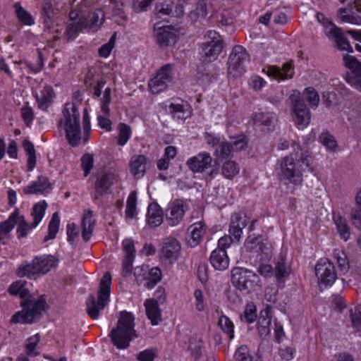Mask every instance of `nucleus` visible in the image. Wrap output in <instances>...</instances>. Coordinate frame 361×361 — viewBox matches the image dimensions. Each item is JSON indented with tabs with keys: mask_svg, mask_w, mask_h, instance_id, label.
<instances>
[{
	"mask_svg": "<svg viewBox=\"0 0 361 361\" xmlns=\"http://www.w3.org/2000/svg\"><path fill=\"white\" fill-rule=\"evenodd\" d=\"M147 222L151 227H157L163 222V211L156 202L149 204L147 213Z\"/></svg>",
	"mask_w": 361,
	"mask_h": 361,
	"instance_id": "27",
	"label": "nucleus"
},
{
	"mask_svg": "<svg viewBox=\"0 0 361 361\" xmlns=\"http://www.w3.org/2000/svg\"><path fill=\"white\" fill-rule=\"evenodd\" d=\"M248 62L249 56L246 50L241 46L235 47L228 61V74L233 78L241 76L246 72Z\"/></svg>",
	"mask_w": 361,
	"mask_h": 361,
	"instance_id": "11",
	"label": "nucleus"
},
{
	"mask_svg": "<svg viewBox=\"0 0 361 361\" xmlns=\"http://www.w3.org/2000/svg\"><path fill=\"white\" fill-rule=\"evenodd\" d=\"M148 87L152 94H159L168 89L164 82L160 80L155 75L149 80Z\"/></svg>",
	"mask_w": 361,
	"mask_h": 361,
	"instance_id": "54",
	"label": "nucleus"
},
{
	"mask_svg": "<svg viewBox=\"0 0 361 361\" xmlns=\"http://www.w3.org/2000/svg\"><path fill=\"white\" fill-rule=\"evenodd\" d=\"M245 216H242L238 214L232 216L229 233L234 241H239L242 236L243 228L245 226Z\"/></svg>",
	"mask_w": 361,
	"mask_h": 361,
	"instance_id": "31",
	"label": "nucleus"
},
{
	"mask_svg": "<svg viewBox=\"0 0 361 361\" xmlns=\"http://www.w3.org/2000/svg\"><path fill=\"white\" fill-rule=\"evenodd\" d=\"M288 99L290 102V113L293 122L298 130H302L310 123V111L303 102L301 93L298 90H292Z\"/></svg>",
	"mask_w": 361,
	"mask_h": 361,
	"instance_id": "8",
	"label": "nucleus"
},
{
	"mask_svg": "<svg viewBox=\"0 0 361 361\" xmlns=\"http://www.w3.org/2000/svg\"><path fill=\"white\" fill-rule=\"evenodd\" d=\"M169 111L177 119L185 120L191 116L192 108L187 102L175 101L170 104Z\"/></svg>",
	"mask_w": 361,
	"mask_h": 361,
	"instance_id": "24",
	"label": "nucleus"
},
{
	"mask_svg": "<svg viewBox=\"0 0 361 361\" xmlns=\"http://www.w3.org/2000/svg\"><path fill=\"white\" fill-rule=\"evenodd\" d=\"M158 350L154 348H147L141 351L137 355L138 361H153L158 358Z\"/></svg>",
	"mask_w": 361,
	"mask_h": 361,
	"instance_id": "61",
	"label": "nucleus"
},
{
	"mask_svg": "<svg viewBox=\"0 0 361 361\" xmlns=\"http://www.w3.org/2000/svg\"><path fill=\"white\" fill-rule=\"evenodd\" d=\"M40 340L39 334H36L27 338L25 351L30 357H34L39 353L37 345Z\"/></svg>",
	"mask_w": 361,
	"mask_h": 361,
	"instance_id": "52",
	"label": "nucleus"
},
{
	"mask_svg": "<svg viewBox=\"0 0 361 361\" xmlns=\"http://www.w3.org/2000/svg\"><path fill=\"white\" fill-rule=\"evenodd\" d=\"M190 235L187 240V244L191 247L197 246L206 233L207 226L203 221L194 223L190 226Z\"/></svg>",
	"mask_w": 361,
	"mask_h": 361,
	"instance_id": "25",
	"label": "nucleus"
},
{
	"mask_svg": "<svg viewBox=\"0 0 361 361\" xmlns=\"http://www.w3.org/2000/svg\"><path fill=\"white\" fill-rule=\"evenodd\" d=\"M298 150L278 160L276 172L280 181L294 190L303 181V172L312 171V157L305 149Z\"/></svg>",
	"mask_w": 361,
	"mask_h": 361,
	"instance_id": "2",
	"label": "nucleus"
},
{
	"mask_svg": "<svg viewBox=\"0 0 361 361\" xmlns=\"http://www.w3.org/2000/svg\"><path fill=\"white\" fill-rule=\"evenodd\" d=\"M244 250L252 257L259 260H268L272 256V245L269 239L263 235H249L244 243Z\"/></svg>",
	"mask_w": 361,
	"mask_h": 361,
	"instance_id": "10",
	"label": "nucleus"
},
{
	"mask_svg": "<svg viewBox=\"0 0 361 361\" xmlns=\"http://www.w3.org/2000/svg\"><path fill=\"white\" fill-rule=\"evenodd\" d=\"M231 282L239 290L251 293L261 290L259 276L253 271L235 267L231 271Z\"/></svg>",
	"mask_w": 361,
	"mask_h": 361,
	"instance_id": "7",
	"label": "nucleus"
},
{
	"mask_svg": "<svg viewBox=\"0 0 361 361\" xmlns=\"http://www.w3.org/2000/svg\"><path fill=\"white\" fill-rule=\"evenodd\" d=\"M50 188L49 180L45 177H39L23 189L25 194L42 193Z\"/></svg>",
	"mask_w": 361,
	"mask_h": 361,
	"instance_id": "34",
	"label": "nucleus"
},
{
	"mask_svg": "<svg viewBox=\"0 0 361 361\" xmlns=\"http://www.w3.org/2000/svg\"><path fill=\"white\" fill-rule=\"evenodd\" d=\"M59 225L60 218L59 214L57 212H55L53 214L51 219L49 221L48 227V233L44 237V241H48L56 238L59 229Z\"/></svg>",
	"mask_w": 361,
	"mask_h": 361,
	"instance_id": "49",
	"label": "nucleus"
},
{
	"mask_svg": "<svg viewBox=\"0 0 361 361\" xmlns=\"http://www.w3.org/2000/svg\"><path fill=\"white\" fill-rule=\"evenodd\" d=\"M234 358L235 361H251L252 360L250 350L246 345H241L235 350Z\"/></svg>",
	"mask_w": 361,
	"mask_h": 361,
	"instance_id": "63",
	"label": "nucleus"
},
{
	"mask_svg": "<svg viewBox=\"0 0 361 361\" xmlns=\"http://www.w3.org/2000/svg\"><path fill=\"white\" fill-rule=\"evenodd\" d=\"M172 6L173 4L169 1H160L157 4L155 7L156 14L159 18L170 15L173 17H180L183 14L184 10L182 6L177 5L174 11H173Z\"/></svg>",
	"mask_w": 361,
	"mask_h": 361,
	"instance_id": "22",
	"label": "nucleus"
},
{
	"mask_svg": "<svg viewBox=\"0 0 361 361\" xmlns=\"http://www.w3.org/2000/svg\"><path fill=\"white\" fill-rule=\"evenodd\" d=\"M207 15V4L204 1H200L197 4L196 8L190 13V18L196 20L204 18Z\"/></svg>",
	"mask_w": 361,
	"mask_h": 361,
	"instance_id": "59",
	"label": "nucleus"
},
{
	"mask_svg": "<svg viewBox=\"0 0 361 361\" xmlns=\"http://www.w3.org/2000/svg\"><path fill=\"white\" fill-rule=\"evenodd\" d=\"M90 0H85L78 8L73 9L69 15V20L66 27V33L69 39H75L78 33L84 28L90 31H97L104 20L105 11L96 9L90 20L87 19L89 13ZM106 8V13L111 11L113 18L118 23H121L126 18L123 11V4L116 0H111Z\"/></svg>",
	"mask_w": 361,
	"mask_h": 361,
	"instance_id": "1",
	"label": "nucleus"
},
{
	"mask_svg": "<svg viewBox=\"0 0 361 361\" xmlns=\"http://www.w3.org/2000/svg\"><path fill=\"white\" fill-rule=\"evenodd\" d=\"M116 180V176L112 173H102L97 178L96 189L98 192H106Z\"/></svg>",
	"mask_w": 361,
	"mask_h": 361,
	"instance_id": "38",
	"label": "nucleus"
},
{
	"mask_svg": "<svg viewBox=\"0 0 361 361\" xmlns=\"http://www.w3.org/2000/svg\"><path fill=\"white\" fill-rule=\"evenodd\" d=\"M117 143L119 146H125L132 136V129L130 126L124 123H118L117 126Z\"/></svg>",
	"mask_w": 361,
	"mask_h": 361,
	"instance_id": "41",
	"label": "nucleus"
},
{
	"mask_svg": "<svg viewBox=\"0 0 361 361\" xmlns=\"http://www.w3.org/2000/svg\"><path fill=\"white\" fill-rule=\"evenodd\" d=\"M272 319L271 308L267 307L260 312L257 322V331L261 336H267L270 334V324Z\"/></svg>",
	"mask_w": 361,
	"mask_h": 361,
	"instance_id": "28",
	"label": "nucleus"
},
{
	"mask_svg": "<svg viewBox=\"0 0 361 361\" xmlns=\"http://www.w3.org/2000/svg\"><path fill=\"white\" fill-rule=\"evenodd\" d=\"M333 220L340 238L347 241L350 235V230L346 219L338 214H334Z\"/></svg>",
	"mask_w": 361,
	"mask_h": 361,
	"instance_id": "35",
	"label": "nucleus"
},
{
	"mask_svg": "<svg viewBox=\"0 0 361 361\" xmlns=\"http://www.w3.org/2000/svg\"><path fill=\"white\" fill-rule=\"evenodd\" d=\"M347 82L351 87L361 92V69L355 73H351L348 76Z\"/></svg>",
	"mask_w": 361,
	"mask_h": 361,
	"instance_id": "64",
	"label": "nucleus"
},
{
	"mask_svg": "<svg viewBox=\"0 0 361 361\" xmlns=\"http://www.w3.org/2000/svg\"><path fill=\"white\" fill-rule=\"evenodd\" d=\"M47 207L46 201L42 200L37 202L32 207L31 216L32 217V227H37L44 216Z\"/></svg>",
	"mask_w": 361,
	"mask_h": 361,
	"instance_id": "39",
	"label": "nucleus"
},
{
	"mask_svg": "<svg viewBox=\"0 0 361 361\" xmlns=\"http://www.w3.org/2000/svg\"><path fill=\"white\" fill-rule=\"evenodd\" d=\"M16 224H17V234L18 238L25 237L28 233H30L32 229L36 227H32V222L29 224L24 216L20 214L19 209H18V218H16Z\"/></svg>",
	"mask_w": 361,
	"mask_h": 361,
	"instance_id": "43",
	"label": "nucleus"
},
{
	"mask_svg": "<svg viewBox=\"0 0 361 361\" xmlns=\"http://www.w3.org/2000/svg\"><path fill=\"white\" fill-rule=\"evenodd\" d=\"M33 94L38 102L39 106L42 109L47 108L54 98L52 87L45 84L41 85L39 90H35Z\"/></svg>",
	"mask_w": 361,
	"mask_h": 361,
	"instance_id": "23",
	"label": "nucleus"
},
{
	"mask_svg": "<svg viewBox=\"0 0 361 361\" xmlns=\"http://www.w3.org/2000/svg\"><path fill=\"white\" fill-rule=\"evenodd\" d=\"M337 15L343 23L361 25V17L353 15L347 8H341L338 9Z\"/></svg>",
	"mask_w": 361,
	"mask_h": 361,
	"instance_id": "48",
	"label": "nucleus"
},
{
	"mask_svg": "<svg viewBox=\"0 0 361 361\" xmlns=\"http://www.w3.org/2000/svg\"><path fill=\"white\" fill-rule=\"evenodd\" d=\"M352 326L357 331H361V306L350 311Z\"/></svg>",
	"mask_w": 361,
	"mask_h": 361,
	"instance_id": "62",
	"label": "nucleus"
},
{
	"mask_svg": "<svg viewBox=\"0 0 361 361\" xmlns=\"http://www.w3.org/2000/svg\"><path fill=\"white\" fill-rule=\"evenodd\" d=\"M202 46V55L208 62L216 61L223 49V39L221 35L214 31L209 30Z\"/></svg>",
	"mask_w": 361,
	"mask_h": 361,
	"instance_id": "12",
	"label": "nucleus"
},
{
	"mask_svg": "<svg viewBox=\"0 0 361 361\" xmlns=\"http://www.w3.org/2000/svg\"><path fill=\"white\" fill-rule=\"evenodd\" d=\"M145 313L152 326L159 325L162 321L161 310L158 301L154 298L147 299L144 302Z\"/></svg>",
	"mask_w": 361,
	"mask_h": 361,
	"instance_id": "20",
	"label": "nucleus"
},
{
	"mask_svg": "<svg viewBox=\"0 0 361 361\" xmlns=\"http://www.w3.org/2000/svg\"><path fill=\"white\" fill-rule=\"evenodd\" d=\"M254 124L264 131L272 130L277 121V116L274 112H257L253 114Z\"/></svg>",
	"mask_w": 361,
	"mask_h": 361,
	"instance_id": "19",
	"label": "nucleus"
},
{
	"mask_svg": "<svg viewBox=\"0 0 361 361\" xmlns=\"http://www.w3.org/2000/svg\"><path fill=\"white\" fill-rule=\"evenodd\" d=\"M57 264L58 260L54 256L40 255L35 257L31 262L21 264L18 269L17 274L20 277L27 276L30 279H35L39 275L47 274Z\"/></svg>",
	"mask_w": 361,
	"mask_h": 361,
	"instance_id": "5",
	"label": "nucleus"
},
{
	"mask_svg": "<svg viewBox=\"0 0 361 361\" xmlns=\"http://www.w3.org/2000/svg\"><path fill=\"white\" fill-rule=\"evenodd\" d=\"M343 63L345 68L355 73L361 70V62H360L355 56L345 54L343 57Z\"/></svg>",
	"mask_w": 361,
	"mask_h": 361,
	"instance_id": "56",
	"label": "nucleus"
},
{
	"mask_svg": "<svg viewBox=\"0 0 361 361\" xmlns=\"http://www.w3.org/2000/svg\"><path fill=\"white\" fill-rule=\"evenodd\" d=\"M80 160L84 176H87L94 166V156L92 154L86 153Z\"/></svg>",
	"mask_w": 361,
	"mask_h": 361,
	"instance_id": "60",
	"label": "nucleus"
},
{
	"mask_svg": "<svg viewBox=\"0 0 361 361\" xmlns=\"http://www.w3.org/2000/svg\"><path fill=\"white\" fill-rule=\"evenodd\" d=\"M15 12L18 20L25 25L30 26L35 23V19L32 15L23 8L19 4L14 5Z\"/></svg>",
	"mask_w": 361,
	"mask_h": 361,
	"instance_id": "47",
	"label": "nucleus"
},
{
	"mask_svg": "<svg viewBox=\"0 0 361 361\" xmlns=\"http://www.w3.org/2000/svg\"><path fill=\"white\" fill-rule=\"evenodd\" d=\"M176 71L174 64L167 63L161 66L155 73V75L162 82H164L168 88L175 83L173 75Z\"/></svg>",
	"mask_w": 361,
	"mask_h": 361,
	"instance_id": "32",
	"label": "nucleus"
},
{
	"mask_svg": "<svg viewBox=\"0 0 361 361\" xmlns=\"http://www.w3.org/2000/svg\"><path fill=\"white\" fill-rule=\"evenodd\" d=\"M290 269L283 262H279L276 267L275 277L279 283L285 281L286 278L290 274Z\"/></svg>",
	"mask_w": 361,
	"mask_h": 361,
	"instance_id": "57",
	"label": "nucleus"
},
{
	"mask_svg": "<svg viewBox=\"0 0 361 361\" xmlns=\"http://www.w3.org/2000/svg\"><path fill=\"white\" fill-rule=\"evenodd\" d=\"M303 95L312 108H317L319 103V96L317 92L311 87H307L303 91Z\"/></svg>",
	"mask_w": 361,
	"mask_h": 361,
	"instance_id": "55",
	"label": "nucleus"
},
{
	"mask_svg": "<svg viewBox=\"0 0 361 361\" xmlns=\"http://www.w3.org/2000/svg\"><path fill=\"white\" fill-rule=\"evenodd\" d=\"M190 202L185 200L177 199L171 201L168 206L166 220L171 226L178 225L185 212L188 210Z\"/></svg>",
	"mask_w": 361,
	"mask_h": 361,
	"instance_id": "17",
	"label": "nucleus"
},
{
	"mask_svg": "<svg viewBox=\"0 0 361 361\" xmlns=\"http://www.w3.org/2000/svg\"><path fill=\"white\" fill-rule=\"evenodd\" d=\"M135 336L133 315L127 312H121L116 328L111 331L113 343L118 348H126Z\"/></svg>",
	"mask_w": 361,
	"mask_h": 361,
	"instance_id": "4",
	"label": "nucleus"
},
{
	"mask_svg": "<svg viewBox=\"0 0 361 361\" xmlns=\"http://www.w3.org/2000/svg\"><path fill=\"white\" fill-rule=\"evenodd\" d=\"M154 32L157 43L162 47L174 46L180 35L183 34L180 27L161 25L160 23L154 25Z\"/></svg>",
	"mask_w": 361,
	"mask_h": 361,
	"instance_id": "14",
	"label": "nucleus"
},
{
	"mask_svg": "<svg viewBox=\"0 0 361 361\" xmlns=\"http://www.w3.org/2000/svg\"><path fill=\"white\" fill-rule=\"evenodd\" d=\"M317 19L318 23L323 27L325 35L331 39L338 38L341 30L332 21L323 13H317Z\"/></svg>",
	"mask_w": 361,
	"mask_h": 361,
	"instance_id": "26",
	"label": "nucleus"
},
{
	"mask_svg": "<svg viewBox=\"0 0 361 361\" xmlns=\"http://www.w3.org/2000/svg\"><path fill=\"white\" fill-rule=\"evenodd\" d=\"M242 322L252 324L257 318V306L253 302L246 304L243 312L240 316Z\"/></svg>",
	"mask_w": 361,
	"mask_h": 361,
	"instance_id": "46",
	"label": "nucleus"
},
{
	"mask_svg": "<svg viewBox=\"0 0 361 361\" xmlns=\"http://www.w3.org/2000/svg\"><path fill=\"white\" fill-rule=\"evenodd\" d=\"M262 73L269 78L275 80H286L291 78L294 74V68L290 62L283 65L282 68L274 66H267L262 68Z\"/></svg>",
	"mask_w": 361,
	"mask_h": 361,
	"instance_id": "18",
	"label": "nucleus"
},
{
	"mask_svg": "<svg viewBox=\"0 0 361 361\" xmlns=\"http://www.w3.org/2000/svg\"><path fill=\"white\" fill-rule=\"evenodd\" d=\"M147 166V160L144 155H136L130 161V171L135 178L144 176Z\"/></svg>",
	"mask_w": 361,
	"mask_h": 361,
	"instance_id": "29",
	"label": "nucleus"
},
{
	"mask_svg": "<svg viewBox=\"0 0 361 361\" xmlns=\"http://www.w3.org/2000/svg\"><path fill=\"white\" fill-rule=\"evenodd\" d=\"M116 34L114 33L111 38L109 39L108 42L103 44L99 49V56L106 59L108 58L114 46H115V42H116Z\"/></svg>",
	"mask_w": 361,
	"mask_h": 361,
	"instance_id": "58",
	"label": "nucleus"
},
{
	"mask_svg": "<svg viewBox=\"0 0 361 361\" xmlns=\"http://www.w3.org/2000/svg\"><path fill=\"white\" fill-rule=\"evenodd\" d=\"M63 115L61 124L66 131L68 141L72 146H77L81 140V132L80 113L76 104L73 102L66 103Z\"/></svg>",
	"mask_w": 361,
	"mask_h": 361,
	"instance_id": "3",
	"label": "nucleus"
},
{
	"mask_svg": "<svg viewBox=\"0 0 361 361\" xmlns=\"http://www.w3.org/2000/svg\"><path fill=\"white\" fill-rule=\"evenodd\" d=\"M350 219L355 226L361 228V188L356 193L355 207L350 212Z\"/></svg>",
	"mask_w": 361,
	"mask_h": 361,
	"instance_id": "42",
	"label": "nucleus"
},
{
	"mask_svg": "<svg viewBox=\"0 0 361 361\" xmlns=\"http://www.w3.org/2000/svg\"><path fill=\"white\" fill-rule=\"evenodd\" d=\"M22 310L13 315L11 322L13 324H30L38 317L46 308V302L42 296L21 302Z\"/></svg>",
	"mask_w": 361,
	"mask_h": 361,
	"instance_id": "9",
	"label": "nucleus"
},
{
	"mask_svg": "<svg viewBox=\"0 0 361 361\" xmlns=\"http://www.w3.org/2000/svg\"><path fill=\"white\" fill-rule=\"evenodd\" d=\"M161 270L157 267H152L150 270H147L145 286L148 288H152L161 280Z\"/></svg>",
	"mask_w": 361,
	"mask_h": 361,
	"instance_id": "45",
	"label": "nucleus"
},
{
	"mask_svg": "<svg viewBox=\"0 0 361 361\" xmlns=\"http://www.w3.org/2000/svg\"><path fill=\"white\" fill-rule=\"evenodd\" d=\"M210 263L214 269L224 271L228 268L230 259L226 250L224 249H215L210 255Z\"/></svg>",
	"mask_w": 361,
	"mask_h": 361,
	"instance_id": "21",
	"label": "nucleus"
},
{
	"mask_svg": "<svg viewBox=\"0 0 361 361\" xmlns=\"http://www.w3.org/2000/svg\"><path fill=\"white\" fill-rule=\"evenodd\" d=\"M232 149L233 147L231 144L226 142H222L214 149V155L217 159H226L233 153Z\"/></svg>",
	"mask_w": 361,
	"mask_h": 361,
	"instance_id": "53",
	"label": "nucleus"
},
{
	"mask_svg": "<svg viewBox=\"0 0 361 361\" xmlns=\"http://www.w3.org/2000/svg\"><path fill=\"white\" fill-rule=\"evenodd\" d=\"M180 252L181 245L175 238H166L161 243L159 256L164 263L174 264L178 259Z\"/></svg>",
	"mask_w": 361,
	"mask_h": 361,
	"instance_id": "16",
	"label": "nucleus"
},
{
	"mask_svg": "<svg viewBox=\"0 0 361 361\" xmlns=\"http://www.w3.org/2000/svg\"><path fill=\"white\" fill-rule=\"evenodd\" d=\"M111 276L109 273H105L100 281L99 290L97 299L93 295H90L86 301L87 312L90 317L97 319L99 317L100 311L103 310L109 302L111 293Z\"/></svg>",
	"mask_w": 361,
	"mask_h": 361,
	"instance_id": "6",
	"label": "nucleus"
},
{
	"mask_svg": "<svg viewBox=\"0 0 361 361\" xmlns=\"http://www.w3.org/2000/svg\"><path fill=\"white\" fill-rule=\"evenodd\" d=\"M186 164L194 173H202L209 170V174L213 176L218 173V164L214 161L211 155L206 152H202L195 156L190 157Z\"/></svg>",
	"mask_w": 361,
	"mask_h": 361,
	"instance_id": "13",
	"label": "nucleus"
},
{
	"mask_svg": "<svg viewBox=\"0 0 361 361\" xmlns=\"http://www.w3.org/2000/svg\"><path fill=\"white\" fill-rule=\"evenodd\" d=\"M188 350L195 359H209L206 343L200 338L195 337L190 340Z\"/></svg>",
	"mask_w": 361,
	"mask_h": 361,
	"instance_id": "30",
	"label": "nucleus"
},
{
	"mask_svg": "<svg viewBox=\"0 0 361 361\" xmlns=\"http://www.w3.org/2000/svg\"><path fill=\"white\" fill-rule=\"evenodd\" d=\"M240 172L238 164L231 160L226 161L222 167V173L226 178L232 179Z\"/></svg>",
	"mask_w": 361,
	"mask_h": 361,
	"instance_id": "51",
	"label": "nucleus"
},
{
	"mask_svg": "<svg viewBox=\"0 0 361 361\" xmlns=\"http://www.w3.org/2000/svg\"><path fill=\"white\" fill-rule=\"evenodd\" d=\"M315 274L320 288L331 286L337 279L334 265L328 259H320L317 262Z\"/></svg>",
	"mask_w": 361,
	"mask_h": 361,
	"instance_id": "15",
	"label": "nucleus"
},
{
	"mask_svg": "<svg viewBox=\"0 0 361 361\" xmlns=\"http://www.w3.org/2000/svg\"><path fill=\"white\" fill-rule=\"evenodd\" d=\"M319 140L328 151L335 152L338 147L336 140L328 130H324L321 133Z\"/></svg>",
	"mask_w": 361,
	"mask_h": 361,
	"instance_id": "44",
	"label": "nucleus"
},
{
	"mask_svg": "<svg viewBox=\"0 0 361 361\" xmlns=\"http://www.w3.org/2000/svg\"><path fill=\"white\" fill-rule=\"evenodd\" d=\"M137 192L135 191H131L126 201L125 214L127 219L135 218L138 214V210L137 208Z\"/></svg>",
	"mask_w": 361,
	"mask_h": 361,
	"instance_id": "40",
	"label": "nucleus"
},
{
	"mask_svg": "<svg viewBox=\"0 0 361 361\" xmlns=\"http://www.w3.org/2000/svg\"><path fill=\"white\" fill-rule=\"evenodd\" d=\"M333 255L341 271L347 272L349 269L350 264L345 253L342 250L336 248L334 250Z\"/></svg>",
	"mask_w": 361,
	"mask_h": 361,
	"instance_id": "50",
	"label": "nucleus"
},
{
	"mask_svg": "<svg viewBox=\"0 0 361 361\" xmlns=\"http://www.w3.org/2000/svg\"><path fill=\"white\" fill-rule=\"evenodd\" d=\"M93 215L90 211L84 214L82 221V235L85 241L90 239L94 228Z\"/></svg>",
	"mask_w": 361,
	"mask_h": 361,
	"instance_id": "36",
	"label": "nucleus"
},
{
	"mask_svg": "<svg viewBox=\"0 0 361 361\" xmlns=\"http://www.w3.org/2000/svg\"><path fill=\"white\" fill-rule=\"evenodd\" d=\"M18 218V209H16L4 222L0 224V242L6 243L8 234L16 224Z\"/></svg>",
	"mask_w": 361,
	"mask_h": 361,
	"instance_id": "33",
	"label": "nucleus"
},
{
	"mask_svg": "<svg viewBox=\"0 0 361 361\" xmlns=\"http://www.w3.org/2000/svg\"><path fill=\"white\" fill-rule=\"evenodd\" d=\"M218 325L229 340L231 341L235 338V325L228 317L224 314L220 315Z\"/></svg>",
	"mask_w": 361,
	"mask_h": 361,
	"instance_id": "37",
	"label": "nucleus"
}]
</instances>
